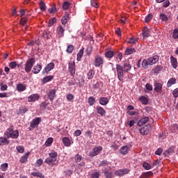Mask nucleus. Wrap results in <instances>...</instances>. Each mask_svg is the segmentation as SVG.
Here are the masks:
<instances>
[{"instance_id": "obj_59", "label": "nucleus", "mask_w": 178, "mask_h": 178, "mask_svg": "<svg viewBox=\"0 0 178 178\" xmlns=\"http://www.w3.org/2000/svg\"><path fill=\"white\" fill-rule=\"evenodd\" d=\"M43 162L44 161H42V159H38L35 163V166H38V167L41 166V165H42Z\"/></svg>"}, {"instance_id": "obj_4", "label": "nucleus", "mask_w": 178, "mask_h": 178, "mask_svg": "<svg viewBox=\"0 0 178 178\" xmlns=\"http://www.w3.org/2000/svg\"><path fill=\"white\" fill-rule=\"evenodd\" d=\"M56 156H58V153L55 151H53L49 154V157H47L44 162L48 165H51L52 162H56Z\"/></svg>"}, {"instance_id": "obj_29", "label": "nucleus", "mask_w": 178, "mask_h": 178, "mask_svg": "<svg viewBox=\"0 0 178 178\" xmlns=\"http://www.w3.org/2000/svg\"><path fill=\"white\" fill-rule=\"evenodd\" d=\"M177 79L176 78H171L168 80L167 83V87L169 88V87H172L174 84H176Z\"/></svg>"}, {"instance_id": "obj_33", "label": "nucleus", "mask_w": 178, "mask_h": 178, "mask_svg": "<svg viewBox=\"0 0 178 178\" xmlns=\"http://www.w3.org/2000/svg\"><path fill=\"white\" fill-rule=\"evenodd\" d=\"M143 38H148L149 37V29L148 28H144L143 30Z\"/></svg>"}, {"instance_id": "obj_37", "label": "nucleus", "mask_w": 178, "mask_h": 178, "mask_svg": "<svg viewBox=\"0 0 178 178\" xmlns=\"http://www.w3.org/2000/svg\"><path fill=\"white\" fill-rule=\"evenodd\" d=\"M95 75V71H94L93 70H90L87 74L88 80H91V79H92V77H94Z\"/></svg>"}, {"instance_id": "obj_3", "label": "nucleus", "mask_w": 178, "mask_h": 178, "mask_svg": "<svg viewBox=\"0 0 178 178\" xmlns=\"http://www.w3.org/2000/svg\"><path fill=\"white\" fill-rule=\"evenodd\" d=\"M35 63V58H31L28 59L25 63V72L26 73H30Z\"/></svg>"}, {"instance_id": "obj_34", "label": "nucleus", "mask_w": 178, "mask_h": 178, "mask_svg": "<svg viewBox=\"0 0 178 178\" xmlns=\"http://www.w3.org/2000/svg\"><path fill=\"white\" fill-rule=\"evenodd\" d=\"M39 6L42 12H45L47 10V6L45 5V3L44 2V1H40L39 3Z\"/></svg>"}, {"instance_id": "obj_43", "label": "nucleus", "mask_w": 178, "mask_h": 178, "mask_svg": "<svg viewBox=\"0 0 178 178\" xmlns=\"http://www.w3.org/2000/svg\"><path fill=\"white\" fill-rule=\"evenodd\" d=\"M139 101H140L143 105H147V104H148V99L145 96L139 97Z\"/></svg>"}, {"instance_id": "obj_26", "label": "nucleus", "mask_w": 178, "mask_h": 178, "mask_svg": "<svg viewBox=\"0 0 178 178\" xmlns=\"http://www.w3.org/2000/svg\"><path fill=\"white\" fill-rule=\"evenodd\" d=\"M53 79H54V76H52V75L47 76L42 79V84H45V83H48L49 81H52Z\"/></svg>"}, {"instance_id": "obj_57", "label": "nucleus", "mask_w": 178, "mask_h": 178, "mask_svg": "<svg viewBox=\"0 0 178 178\" xmlns=\"http://www.w3.org/2000/svg\"><path fill=\"white\" fill-rule=\"evenodd\" d=\"M85 136L86 137H88V138H91V137H92V132L90 130H88L86 133H85Z\"/></svg>"}, {"instance_id": "obj_41", "label": "nucleus", "mask_w": 178, "mask_h": 178, "mask_svg": "<svg viewBox=\"0 0 178 178\" xmlns=\"http://www.w3.org/2000/svg\"><path fill=\"white\" fill-rule=\"evenodd\" d=\"M8 163H4L0 165V169L2 172H6L8 170Z\"/></svg>"}, {"instance_id": "obj_31", "label": "nucleus", "mask_w": 178, "mask_h": 178, "mask_svg": "<svg viewBox=\"0 0 178 178\" xmlns=\"http://www.w3.org/2000/svg\"><path fill=\"white\" fill-rule=\"evenodd\" d=\"M63 143L65 147H70V145L72 144L70 139H69L68 137H64L63 138Z\"/></svg>"}, {"instance_id": "obj_52", "label": "nucleus", "mask_w": 178, "mask_h": 178, "mask_svg": "<svg viewBox=\"0 0 178 178\" xmlns=\"http://www.w3.org/2000/svg\"><path fill=\"white\" fill-rule=\"evenodd\" d=\"M66 99H67V101L72 102L74 99V96L72 94L70 93L67 95Z\"/></svg>"}, {"instance_id": "obj_5", "label": "nucleus", "mask_w": 178, "mask_h": 178, "mask_svg": "<svg viewBox=\"0 0 178 178\" xmlns=\"http://www.w3.org/2000/svg\"><path fill=\"white\" fill-rule=\"evenodd\" d=\"M105 63V60L102 56L97 55L95 56V60L93 61V65L95 67H99L101 65Z\"/></svg>"}, {"instance_id": "obj_12", "label": "nucleus", "mask_w": 178, "mask_h": 178, "mask_svg": "<svg viewBox=\"0 0 178 178\" xmlns=\"http://www.w3.org/2000/svg\"><path fill=\"white\" fill-rule=\"evenodd\" d=\"M130 172V170L129 168L120 169L115 172V176H124V175H127Z\"/></svg>"}, {"instance_id": "obj_9", "label": "nucleus", "mask_w": 178, "mask_h": 178, "mask_svg": "<svg viewBox=\"0 0 178 178\" xmlns=\"http://www.w3.org/2000/svg\"><path fill=\"white\" fill-rule=\"evenodd\" d=\"M55 67V63H49L42 70V74H48L49 72H51V70H54Z\"/></svg>"}, {"instance_id": "obj_1", "label": "nucleus", "mask_w": 178, "mask_h": 178, "mask_svg": "<svg viewBox=\"0 0 178 178\" xmlns=\"http://www.w3.org/2000/svg\"><path fill=\"white\" fill-rule=\"evenodd\" d=\"M14 127L12 125L7 129L4 133V137H0V145H8L9 140L8 138H17L19 137V130H13Z\"/></svg>"}, {"instance_id": "obj_46", "label": "nucleus", "mask_w": 178, "mask_h": 178, "mask_svg": "<svg viewBox=\"0 0 178 178\" xmlns=\"http://www.w3.org/2000/svg\"><path fill=\"white\" fill-rule=\"evenodd\" d=\"M70 7V3L69 1H64L63 3V9L64 10H67Z\"/></svg>"}, {"instance_id": "obj_21", "label": "nucleus", "mask_w": 178, "mask_h": 178, "mask_svg": "<svg viewBox=\"0 0 178 178\" xmlns=\"http://www.w3.org/2000/svg\"><path fill=\"white\" fill-rule=\"evenodd\" d=\"M104 55L107 59H112L113 56H116V53H115L113 51H108L105 52Z\"/></svg>"}, {"instance_id": "obj_2", "label": "nucleus", "mask_w": 178, "mask_h": 178, "mask_svg": "<svg viewBox=\"0 0 178 178\" xmlns=\"http://www.w3.org/2000/svg\"><path fill=\"white\" fill-rule=\"evenodd\" d=\"M118 79L120 81H123V79H124V73H129L131 70V65L129 61H125L122 65L119 64L115 65Z\"/></svg>"}, {"instance_id": "obj_7", "label": "nucleus", "mask_w": 178, "mask_h": 178, "mask_svg": "<svg viewBox=\"0 0 178 178\" xmlns=\"http://www.w3.org/2000/svg\"><path fill=\"white\" fill-rule=\"evenodd\" d=\"M102 151V146H97L94 147L91 152H89L88 156L91 158H94V156H97Z\"/></svg>"}, {"instance_id": "obj_44", "label": "nucleus", "mask_w": 178, "mask_h": 178, "mask_svg": "<svg viewBox=\"0 0 178 178\" xmlns=\"http://www.w3.org/2000/svg\"><path fill=\"white\" fill-rule=\"evenodd\" d=\"M149 65V60H143L142 62V67L143 69H147L148 66Z\"/></svg>"}, {"instance_id": "obj_36", "label": "nucleus", "mask_w": 178, "mask_h": 178, "mask_svg": "<svg viewBox=\"0 0 178 178\" xmlns=\"http://www.w3.org/2000/svg\"><path fill=\"white\" fill-rule=\"evenodd\" d=\"M136 52V49L135 48H127L125 50V55H131V54H134Z\"/></svg>"}, {"instance_id": "obj_22", "label": "nucleus", "mask_w": 178, "mask_h": 178, "mask_svg": "<svg viewBox=\"0 0 178 178\" xmlns=\"http://www.w3.org/2000/svg\"><path fill=\"white\" fill-rule=\"evenodd\" d=\"M29 155H30V152H28L24 156H22L19 159L20 163H26V162H27V160L29 159Z\"/></svg>"}, {"instance_id": "obj_51", "label": "nucleus", "mask_w": 178, "mask_h": 178, "mask_svg": "<svg viewBox=\"0 0 178 178\" xmlns=\"http://www.w3.org/2000/svg\"><path fill=\"white\" fill-rule=\"evenodd\" d=\"M27 22H29V19H27V17H22L20 19V24H22V26H24Z\"/></svg>"}, {"instance_id": "obj_16", "label": "nucleus", "mask_w": 178, "mask_h": 178, "mask_svg": "<svg viewBox=\"0 0 178 178\" xmlns=\"http://www.w3.org/2000/svg\"><path fill=\"white\" fill-rule=\"evenodd\" d=\"M97 112L99 115L101 116H105L106 115V111L104 108H102L101 106H97L96 107Z\"/></svg>"}, {"instance_id": "obj_62", "label": "nucleus", "mask_w": 178, "mask_h": 178, "mask_svg": "<svg viewBox=\"0 0 178 178\" xmlns=\"http://www.w3.org/2000/svg\"><path fill=\"white\" fill-rule=\"evenodd\" d=\"M104 175L106 178H112V172H111L109 171H105Z\"/></svg>"}, {"instance_id": "obj_30", "label": "nucleus", "mask_w": 178, "mask_h": 178, "mask_svg": "<svg viewBox=\"0 0 178 178\" xmlns=\"http://www.w3.org/2000/svg\"><path fill=\"white\" fill-rule=\"evenodd\" d=\"M57 33L60 37H63V33H65V29L62 26V25H59L57 28Z\"/></svg>"}, {"instance_id": "obj_45", "label": "nucleus", "mask_w": 178, "mask_h": 178, "mask_svg": "<svg viewBox=\"0 0 178 178\" xmlns=\"http://www.w3.org/2000/svg\"><path fill=\"white\" fill-rule=\"evenodd\" d=\"M74 49V46L72 45V44H69L67 47V49H66V52L67 54H72V52H73V50Z\"/></svg>"}, {"instance_id": "obj_55", "label": "nucleus", "mask_w": 178, "mask_h": 178, "mask_svg": "<svg viewBox=\"0 0 178 178\" xmlns=\"http://www.w3.org/2000/svg\"><path fill=\"white\" fill-rule=\"evenodd\" d=\"M137 42H138V40H137L136 38H130L129 40V44H137Z\"/></svg>"}, {"instance_id": "obj_48", "label": "nucleus", "mask_w": 178, "mask_h": 178, "mask_svg": "<svg viewBox=\"0 0 178 178\" xmlns=\"http://www.w3.org/2000/svg\"><path fill=\"white\" fill-rule=\"evenodd\" d=\"M26 112H29V108L26 106H22L19 108V113H26Z\"/></svg>"}, {"instance_id": "obj_27", "label": "nucleus", "mask_w": 178, "mask_h": 178, "mask_svg": "<svg viewBox=\"0 0 178 178\" xmlns=\"http://www.w3.org/2000/svg\"><path fill=\"white\" fill-rule=\"evenodd\" d=\"M108 102L109 100L107 97H100L99 99V104H100V105H107Z\"/></svg>"}, {"instance_id": "obj_18", "label": "nucleus", "mask_w": 178, "mask_h": 178, "mask_svg": "<svg viewBox=\"0 0 178 178\" xmlns=\"http://www.w3.org/2000/svg\"><path fill=\"white\" fill-rule=\"evenodd\" d=\"M149 120V118L143 117L138 122V126H144V124H147Z\"/></svg>"}, {"instance_id": "obj_25", "label": "nucleus", "mask_w": 178, "mask_h": 178, "mask_svg": "<svg viewBox=\"0 0 178 178\" xmlns=\"http://www.w3.org/2000/svg\"><path fill=\"white\" fill-rule=\"evenodd\" d=\"M154 90L156 92H161L162 91V84L159 83H154Z\"/></svg>"}, {"instance_id": "obj_40", "label": "nucleus", "mask_w": 178, "mask_h": 178, "mask_svg": "<svg viewBox=\"0 0 178 178\" xmlns=\"http://www.w3.org/2000/svg\"><path fill=\"white\" fill-rule=\"evenodd\" d=\"M88 104H89V105L90 106H92V105H94V104H95V97H90L88 99Z\"/></svg>"}, {"instance_id": "obj_6", "label": "nucleus", "mask_w": 178, "mask_h": 178, "mask_svg": "<svg viewBox=\"0 0 178 178\" xmlns=\"http://www.w3.org/2000/svg\"><path fill=\"white\" fill-rule=\"evenodd\" d=\"M68 71L70 76H74L76 74V63L73 60H71L68 63Z\"/></svg>"}, {"instance_id": "obj_60", "label": "nucleus", "mask_w": 178, "mask_h": 178, "mask_svg": "<svg viewBox=\"0 0 178 178\" xmlns=\"http://www.w3.org/2000/svg\"><path fill=\"white\" fill-rule=\"evenodd\" d=\"M153 175H154V173L152 172L149 171V172H147L145 174H143V176L145 178H147V177L152 176Z\"/></svg>"}, {"instance_id": "obj_8", "label": "nucleus", "mask_w": 178, "mask_h": 178, "mask_svg": "<svg viewBox=\"0 0 178 178\" xmlns=\"http://www.w3.org/2000/svg\"><path fill=\"white\" fill-rule=\"evenodd\" d=\"M47 94L49 101L52 102V101H54L55 99V97H56V88H54L53 89L49 90Z\"/></svg>"}, {"instance_id": "obj_50", "label": "nucleus", "mask_w": 178, "mask_h": 178, "mask_svg": "<svg viewBox=\"0 0 178 178\" xmlns=\"http://www.w3.org/2000/svg\"><path fill=\"white\" fill-rule=\"evenodd\" d=\"M163 69V67L161 65H156V67L154 68V73H159V72H161Z\"/></svg>"}, {"instance_id": "obj_53", "label": "nucleus", "mask_w": 178, "mask_h": 178, "mask_svg": "<svg viewBox=\"0 0 178 178\" xmlns=\"http://www.w3.org/2000/svg\"><path fill=\"white\" fill-rule=\"evenodd\" d=\"M90 5L93 8H98V6H99L98 2H97V1H95V0H91Z\"/></svg>"}, {"instance_id": "obj_32", "label": "nucleus", "mask_w": 178, "mask_h": 178, "mask_svg": "<svg viewBox=\"0 0 178 178\" xmlns=\"http://www.w3.org/2000/svg\"><path fill=\"white\" fill-rule=\"evenodd\" d=\"M49 105V102L48 101L42 102L40 104V109L42 111H45L47 109V107Z\"/></svg>"}, {"instance_id": "obj_19", "label": "nucleus", "mask_w": 178, "mask_h": 178, "mask_svg": "<svg viewBox=\"0 0 178 178\" xmlns=\"http://www.w3.org/2000/svg\"><path fill=\"white\" fill-rule=\"evenodd\" d=\"M170 62L173 69H177V66H178L177 58H175L173 56H171Z\"/></svg>"}, {"instance_id": "obj_49", "label": "nucleus", "mask_w": 178, "mask_h": 178, "mask_svg": "<svg viewBox=\"0 0 178 178\" xmlns=\"http://www.w3.org/2000/svg\"><path fill=\"white\" fill-rule=\"evenodd\" d=\"M143 166L144 168V169H145V170H149V169H151V165H149V163H147V162H144L143 164Z\"/></svg>"}, {"instance_id": "obj_64", "label": "nucleus", "mask_w": 178, "mask_h": 178, "mask_svg": "<svg viewBox=\"0 0 178 178\" xmlns=\"http://www.w3.org/2000/svg\"><path fill=\"white\" fill-rule=\"evenodd\" d=\"M173 38H178V29H175L174 30Z\"/></svg>"}, {"instance_id": "obj_28", "label": "nucleus", "mask_w": 178, "mask_h": 178, "mask_svg": "<svg viewBox=\"0 0 178 178\" xmlns=\"http://www.w3.org/2000/svg\"><path fill=\"white\" fill-rule=\"evenodd\" d=\"M120 152L122 155H127V152H129V147L122 146L120 149Z\"/></svg>"}, {"instance_id": "obj_58", "label": "nucleus", "mask_w": 178, "mask_h": 178, "mask_svg": "<svg viewBox=\"0 0 178 178\" xmlns=\"http://www.w3.org/2000/svg\"><path fill=\"white\" fill-rule=\"evenodd\" d=\"M16 66H17V63H16V61H13L9 64L10 69H15Z\"/></svg>"}, {"instance_id": "obj_23", "label": "nucleus", "mask_w": 178, "mask_h": 178, "mask_svg": "<svg viewBox=\"0 0 178 178\" xmlns=\"http://www.w3.org/2000/svg\"><path fill=\"white\" fill-rule=\"evenodd\" d=\"M26 85L23 83H18L17 85V90L19 91V92H23V91H26Z\"/></svg>"}, {"instance_id": "obj_15", "label": "nucleus", "mask_w": 178, "mask_h": 178, "mask_svg": "<svg viewBox=\"0 0 178 178\" xmlns=\"http://www.w3.org/2000/svg\"><path fill=\"white\" fill-rule=\"evenodd\" d=\"M40 99V95L38 93L32 94L28 97V102H35V101H38Z\"/></svg>"}, {"instance_id": "obj_39", "label": "nucleus", "mask_w": 178, "mask_h": 178, "mask_svg": "<svg viewBox=\"0 0 178 178\" xmlns=\"http://www.w3.org/2000/svg\"><path fill=\"white\" fill-rule=\"evenodd\" d=\"M52 143H54V138H49L46 140V142L44 143V145H46V147H51V145H52Z\"/></svg>"}, {"instance_id": "obj_14", "label": "nucleus", "mask_w": 178, "mask_h": 178, "mask_svg": "<svg viewBox=\"0 0 178 178\" xmlns=\"http://www.w3.org/2000/svg\"><path fill=\"white\" fill-rule=\"evenodd\" d=\"M149 66H152V65H155L156 62L159 61V56L155 55L148 58Z\"/></svg>"}, {"instance_id": "obj_20", "label": "nucleus", "mask_w": 178, "mask_h": 178, "mask_svg": "<svg viewBox=\"0 0 178 178\" xmlns=\"http://www.w3.org/2000/svg\"><path fill=\"white\" fill-rule=\"evenodd\" d=\"M70 16V14L68 12H66L63 17L61 19V23L62 24H66L67 23V21L69 20V17Z\"/></svg>"}, {"instance_id": "obj_10", "label": "nucleus", "mask_w": 178, "mask_h": 178, "mask_svg": "<svg viewBox=\"0 0 178 178\" xmlns=\"http://www.w3.org/2000/svg\"><path fill=\"white\" fill-rule=\"evenodd\" d=\"M139 131L143 136H148V134L151 132V126H144L139 129Z\"/></svg>"}, {"instance_id": "obj_11", "label": "nucleus", "mask_w": 178, "mask_h": 178, "mask_svg": "<svg viewBox=\"0 0 178 178\" xmlns=\"http://www.w3.org/2000/svg\"><path fill=\"white\" fill-rule=\"evenodd\" d=\"M74 161L76 163H79V166H84V165H86V163L83 161V156L80 155L79 154H76L74 156Z\"/></svg>"}, {"instance_id": "obj_24", "label": "nucleus", "mask_w": 178, "mask_h": 178, "mask_svg": "<svg viewBox=\"0 0 178 178\" xmlns=\"http://www.w3.org/2000/svg\"><path fill=\"white\" fill-rule=\"evenodd\" d=\"M31 175L33 176V177L45 178V175L40 172H31Z\"/></svg>"}, {"instance_id": "obj_61", "label": "nucleus", "mask_w": 178, "mask_h": 178, "mask_svg": "<svg viewBox=\"0 0 178 178\" xmlns=\"http://www.w3.org/2000/svg\"><path fill=\"white\" fill-rule=\"evenodd\" d=\"M172 95L175 98H178V88L173 90Z\"/></svg>"}, {"instance_id": "obj_35", "label": "nucleus", "mask_w": 178, "mask_h": 178, "mask_svg": "<svg viewBox=\"0 0 178 178\" xmlns=\"http://www.w3.org/2000/svg\"><path fill=\"white\" fill-rule=\"evenodd\" d=\"M83 55H84V48H82L78 52V54H77V60H79V61L81 60V58H83Z\"/></svg>"}, {"instance_id": "obj_13", "label": "nucleus", "mask_w": 178, "mask_h": 178, "mask_svg": "<svg viewBox=\"0 0 178 178\" xmlns=\"http://www.w3.org/2000/svg\"><path fill=\"white\" fill-rule=\"evenodd\" d=\"M40 123H41V118H35L31 122V127H32V129H35L38 127V124H40Z\"/></svg>"}, {"instance_id": "obj_54", "label": "nucleus", "mask_w": 178, "mask_h": 178, "mask_svg": "<svg viewBox=\"0 0 178 178\" xmlns=\"http://www.w3.org/2000/svg\"><path fill=\"white\" fill-rule=\"evenodd\" d=\"M16 149L19 154H23V152H24V147L23 146H17Z\"/></svg>"}, {"instance_id": "obj_56", "label": "nucleus", "mask_w": 178, "mask_h": 178, "mask_svg": "<svg viewBox=\"0 0 178 178\" xmlns=\"http://www.w3.org/2000/svg\"><path fill=\"white\" fill-rule=\"evenodd\" d=\"M49 13H55L56 12V6H54L53 7L48 9Z\"/></svg>"}, {"instance_id": "obj_17", "label": "nucleus", "mask_w": 178, "mask_h": 178, "mask_svg": "<svg viewBox=\"0 0 178 178\" xmlns=\"http://www.w3.org/2000/svg\"><path fill=\"white\" fill-rule=\"evenodd\" d=\"M42 69V66H41V65H40V64H37L36 65L33 66L32 72L34 74H38V73H40V72H41Z\"/></svg>"}, {"instance_id": "obj_42", "label": "nucleus", "mask_w": 178, "mask_h": 178, "mask_svg": "<svg viewBox=\"0 0 178 178\" xmlns=\"http://www.w3.org/2000/svg\"><path fill=\"white\" fill-rule=\"evenodd\" d=\"M159 18L161 19V22H168V20H169L168 16L163 13L160 14Z\"/></svg>"}, {"instance_id": "obj_63", "label": "nucleus", "mask_w": 178, "mask_h": 178, "mask_svg": "<svg viewBox=\"0 0 178 178\" xmlns=\"http://www.w3.org/2000/svg\"><path fill=\"white\" fill-rule=\"evenodd\" d=\"M92 178H99V172H95L91 174Z\"/></svg>"}, {"instance_id": "obj_47", "label": "nucleus", "mask_w": 178, "mask_h": 178, "mask_svg": "<svg viewBox=\"0 0 178 178\" xmlns=\"http://www.w3.org/2000/svg\"><path fill=\"white\" fill-rule=\"evenodd\" d=\"M152 17H154V16L152 15V14H149L147 15L145 18V23H149V22H151V20H152Z\"/></svg>"}, {"instance_id": "obj_38", "label": "nucleus", "mask_w": 178, "mask_h": 178, "mask_svg": "<svg viewBox=\"0 0 178 178\" xmlns=\"http://www.w3.org/2000/svg\"><path fill=\"white\" fill-rule=\"evenodd\" d=\"M55 23H56V18L53 17L49 20V22L47 23V26L48 27H52V26H54Z\"/></svg>"}]
</instances>
